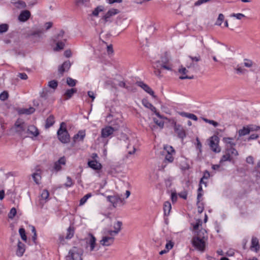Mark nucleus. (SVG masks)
<instances>
[{
    "label": "nucleus",
    "mask_w": 260,
    "mask_h": 260,
    "mask_svg": "<svg viewBox=\"0 0 260 260\" xmlns=\"http://www.w3.org/2000/svg\"><path fill=\"white\" fill-rule=\"evenodd\" d=\"M58 140L62 143L66 144L70 142V135L66 128V124L61 122L57 132Z\"/></svg>",
    "instance_id": "obj_1"
},
{
    "label": "nucleus",
    "mask_w": 260,
    "mask_h": 260,
    "mask_svg": "<svg viewBox=\"0 0 260 260\" xmlns=\"http://www.w3.org/2000/svg\"><path fill=\"white\" fill-rule=\"evenodd\" d=\"M15 132L22 137H26L27 124L21 119H18L14 124Z\"/></svg>",
    "instance_id": "obj_2"
},
{
    "label": "nucleus",
    "mask_w": 260,
    "mask_h": 260,
    "mask_svg": "<svg viewBox=\"0 0 260 260\" xmlns=\"http://www.w3.org/2000/svg\"><path fill=\"white\" fill-rule=\"evenodd\" d=\"M83 250L76 247H73L66 256V260H82Z\"/></svg>",
    "instance_id": "obj_3"
},
{
    "label": "nucleus",
    "mask_w": 260,
    "mask_h": 260,
    "mask_svg": "<svg viewBox=\"0 0 260 260\" xmlns=\"http://www.w3.org/2000/svg\"><path fill=\"white\" fill-rule=\"evenodd\" d=\"M191 243L193 246L198 250L201 251L205 250L206 243L204 237L202 238L199 236L193 237L191 240Z\"/></svg>",
    "instance_id": "obj_4"
},
{
    "label": "nucleus",
    "mask_w": 260,
    "mask_h": 260,
    "mask_svg": "<svg viewBox=\"0 0 260 260\" xmlns=\"http://www.w3.org/2000/svg\"><path fill=\"white\" fill-rule=\"evenodd\" d=\"M218 142L219 138L217 136L214 135L210 138V147L211 149L215 153H218L220 151Z\"/></svg>",
    "instance_id": "obj_5"
},
{
    "label": "nucleus",
    "mask_w": 260,
    "mask_h": 260,
    "mask_svg": "<svg viewBox=\"0 0 260 260\" xmlns=\"http://www.w3.org/2000/svg\"><path fill=\"white\" fill-rule=\"evenodd\" d=\"M118 129V126L112 127L111 126H107L102 129L101 137L106 138L113 134L114 132L117 131Z\"/></svg>",
    "instance_id": "obj_6"
},
{
    "label": "nucleus",
    "mask_w": 260,
    "mask_h": 260,
    "mask_svg": "<svg viewBox=\"0 0 260 260\" xmlns=\"http://www.w3.org/2000/svg\"><path fill=\"white\" fill-rule=\"evenodd\" d=\"M107 201L113 204L114 207L123 204V199L119 195L108 196L107 197Z\"/></svg>",
    "instance_id": "obj_7"
},
{
    "label": "nucleus",
    "mask_w": 260,
    "mask_h": 260,
    "mask_svg": "<svg viewBox=\"0 0 260 260\" xmlns=\"http://www.w3.org/2000/svg\"><path fill=\"white\" fill-rule=\"evenodd\" d=\"M86 243V248H87L89 246L90 251L94 250L95 246L96 238L91 234H89L88 237L85 239Z\"/></svg>",
    "instance_id": "obj_8"
},
{
    "label": "nucleus",
    "mask_w": 260,
    "mask_h": 260,
    "mask_svg": "<svg viewBox=\"0 0 260 260\" xmlns=\"http://www.w3.org/2000/svg\"><path fill=\"white\" fill-rule=\"evenodd\" d=\"M136 84L142 88L147 93L152 95L153 98H155L154 91L147 84L142 81H137L136 82Z\"/></svg>",
    "instance_id": "obj_9"
},
{
    "label": "nucleus",
    "mask_w": 260,
    "mask_h": 260,
    "mask_svg": "<svg viewBox=\"0 0 260 260\" xmlns=\"http://www.w3.org/2000/svg\"><path fill=\"white\" fill-rule=\"evenodd\" d=\"M175 132L177 134V136L183 140L186 137V133L183 127L179 124H175L174 126Z\"/></svg>",
    "instance_id": "obj_10"
},
{
    "label": "nucleus",
    "mask_w": 260,
    "mask_h": 260,
    "mask_svg": "<svg viewBox=\"0 0 260 260\" xmlns=\"http://www.w3.org/2000/svg\"><path fill=\"white\" fill-rule=\"evenodd\" d=\"M66 164V159L64 156L60 157L54 164L53 169L56 171H59L61 170V165H65Z\"/></svg>",
    "instance_id": "obj_11"
},
{
    "label": "nucleus",
    "mask_w": 260,
    "mask_h": 260,
    "mask_svg": "<svg viewBox=\"0 0 260 260\" xmlns=\"http://www.w3.org/2000/svg\"><path fill=\"white\" fill-rule=\"evenodd\" d=\"M71 66V63L70 60L64 61L62 65L58 67V71L59 73L62 75L64 72L68 71L70 69Z\"/></svg>",
    "instance_id": "obj_12"
},
{
    "label": "nucleus",
    "mask_w": 260,
    "mask_h": 260,
    "mask_svg": "<svg viewBox=\"0 0 260 260\" xmlns=\"http://www.w3.org/2000/svg\"><path fill=\"white\" fill-rule=\"evenodd\" d=\"M88 166L94 170H100L102 169V165L97 160H89Z\"/></svg>",
    "instance_id": "obj_13"
},
{
    "label": "nucleus",
    "mask_w": 260,
    "mask_h": 260,
    "mask_svg": "<svg viewBox=\"0 0 260 260\" xmlns=\"http://www.w3.org/2000/svg\"><path fill=\"white\" fill-rule=\"evenodd\" d=\"M251 250H253L256 252H257L260 249V245L258 239L255 237H252L251 239V245L250 246Z\"/></svg>",
    "instance_id": "obj_14"
},
{
    "label": "nucleus",
    "mask_w": 260,
    "mask_h": 260,
    "mask_svg": "<svg viewBox=\"0 0 260 260\" xmlns=\"http://www.w3.org/2000/svg\"><path fill=\"white\" fill-rule=\"evenodd\" d=\"M30 12L28 10H23L19 14L18 19L21 22L26 21L30 18Z\"/></svg>",
    "instance_id": "obj_15"
},
{
    "label": "nucleus",
    "mask_w": 260,
    "mask_h": 260,
    "mask_svg": "<svg viewBox=\"0 0 260 260\" xmlns=\"http://www.w3.org/2000/svg\"><path fill=\"white\" fill-rule=\"evenodd\" d=\"M39 134V131L37 127L34 125H27V127L26 128V135H31L33 136H37Z\"/></svg>",
    "instance_id": "obj_16"
},
{
    "label": "nucleus",
    "mask_w": 260,
    "mask_h": 260,
    "mask_svg": "<svg viewBox=\"0 0 260 260\" xmlns=\"http://www.w3.org/2000/svg\"><path fill=\"white\" fill-rule=\"evenodd\" d=\"M114 241V238L112 237L105 236L103 237L101 243L104 246H110L112 245Z\"/></svg>",
    "instance_id": "obj_17"
},
{
    "label": "nucleus",
    "mask_w": 260,
    "mask_h": 260,
    "mask_svg": "<svg viewBox=\"0 0 260 260\" xmlns=\"http://www.w3.org/2000/svg\"><path fill=\"white\" fill-rule=\"evenodd\" d=\"M11 4L14 5V6L19 9L25 8L26 7V3L21 0H12Z\"/></svg>",
    "instance_id": "obj_18"
},
{
    "label": "nucleus",
    "mask_w": 260,
    "mask_h": 260,
    "mask_svg": "<svg viewBox=\"0 0 260 260\" xmlns=\"http://www.w3.org/2000/svg\"><path fill=\"white\" fill-rule=\"evenodd\" d=\"M25 245L19 240L17 244L16 255L18 256H22L25 251Z\"/></svg>",
    "instance_id": "obj_19"
},
{
    "label": "nucleus",
    "mask_w": 260,
    "mask_h": 260,
    "mask_svg": "<svg viewBox=\"0 0 260 260\" xmlns=\"http://www.w3.org/2000/svg\"><path fill=\"white\" fill-rule=\"evenodd\" d=\"M49 196V193L46 189H44L40 196V203L44 205L48 200Z\"/></svg>",
    "instance_id": "obj_20"
},
{
    "label": "nucleus",
    "mask_w": 260,
    "mask_h": 260,
    "mask_svg": "<svg viewBox=\"0 0 260 260\" xmlns=\"http://www.w3.org/2000/svg\"><path fill=\"white\" fill-rule=\"evenodd\" d=\"M85 137V131H79L78 133L75 135L73 137V141L76 142L77 141H83Z\"/></svg>",
    "instance_id": "obj_21"
},
{
    "label": "nucleus",
    "mask_w": 260,
    "mask_h": 260,
    "mask_svg": "<svg viewBox=\"0 0 260 260\" xmlns=\"http://www.w3.org/2000/svg\"><path fill=\"white\" fill-rule=\"evenodd\" d=\"M35 111V109L33 107L29 108H21L19 109L18 113L19 114L29 115L32 114Z\"/></svg>",
    "instance_id": "obj_22"
},
{
    "label": "nucleus",
    "mask_w": 260,
    "mask_h": 260,
    "mask_svg": "<svg viewBox=\"0 0 260 260\" xmlns=\"http://www.w3.org/2000/svg\"><path fill=\"white\" fill-rule=\"evenodd\" d=\"M77 92V89L75 88H72L67 89L64 93L65 100H68L71 99L74 93Z\"/></svg>",
    "instance_id": "obj_23"
},
{
    "label": "nucleus",
    "mask_w": 260,
    "mask_h": 260,
    "mask_svg": "<svg viewBox=\"0 0 260 260\" xmlns=\"http://www.w3.org/2000/svg\"><path fill=\"white\" fill-rule=\"evenodd\" d=\"M67 39H64L62 40H59L58 41H53L56 43V47L54 49L55 51H59L62 50L65 46V42H66Z\"/></svg>",
    "instance_id": "obj_24"
},
{
    "label": "nucleus",
    "mask_w": 260,
    "mask_h": 260,
    "mask_svg": "<svg viewBox=\"0 0 260 260\" xmlns=\"http://www.w3.org/2000/svg\"><path fill=\"white\" fill-rule=\"evenodd\" d=\"M43 32L44 31L42 29H39L30 32L28 34V36L30 38H37L40 39Z\"/></svg>",
    "instance_id": "obj_25"
},
{
    "label": "nucleus",
    "mask_w": 260,
    "mask_h": 260,
    "mask_svg": "<svg viewBox=\"0 0 260 260\" xmlns=\"http://www.w3.org/2000/svg\"><path fill=\"white\" fill-rule=\"evenodd\" d=\"M172 209L171 204L170 202L166 201L164 204V212L165 216H168Z\"/></svg>",
    "instance_id": "obj_26"
},
{
    "label": "nucleus",
    "mask_w": 260,
    "mask_h": 260,
    "mask_svg": "<svg viewBox=\"0 0 260 260\" xmlns=\"http://www.w3.org/2000/svg\"><path fill=\"white\" fill-rule=\"evenodd\" d=\"M143 105L147 108L151 110V111H155L156 108L152 105L147 100L143 99L142 101Z\"/></svg>",
    "instance_id": "obj_27"
},
{
    "label": "nucleus",
    "mask_w": 260,
    "mask_h": 260,
    "mask_svg": "<svg viewBox=\"0 0 260 260\" xmlns=\"http://www.w3.org/2000/svg\"><path fill=\"white\" fill-rule=\"evenodd\" d=\"M55 122L54 117L53 115H50L46 120L45 127L49 128L52 126Z\"/></svg>",
    "instance_id": "obj_28"
},
{
    "label": "nucleus",
    "mask_w": 260,
    "mask_h": 260,
    "mask_svg": "<svg viewBox=\"0 0 260 260\" xmlns=\"http://www.w3.org/2000/svg\"><path fill=\"white\" fill-rule=\"evenodd\" d=\"M226 151L228 153H229L230 154V156H231L232 157V156H236L238 155V151L233 147L227 146V147L226 148Z\"/></svg>",
    "instance_id": "obj_29"
},
{
    "label": "nucleus",
    "mask_w": 260,
    "mask_h": 260,
    "mask_svg": "<svg viewBox=\"0 0 260 260\" xmlns=\"http://www.w3.org/2000/svg\"><path fill=\"white\" fill-rule=\"evenodd\" d=\"M250 132L249 127L247 126H244L242 129H240L238 132V134L240 137H242L249 134Z\"/></svg>",
    "instance_id": "obj_30"
},
{
    "label": "nucleus",
    "mask_w": 260,
    "mask_h": 260,
    "mask_svg": "<svg viewBox=\"0 0 260 260\" xmlns=\"http://www.w3.org/2000/svg\"><path fill=\"white\" fill-rule=\"evenodd\" d=\"M74 234V228L73 226H69L67 229V235L65 237L66 239H71Z\"/></svg>",
    "instance_id": "obj_31"
},
{
    "label": "nucleus",
    "mask_w": 260,
    "mask_h": 260,
    "mask_svg": "<svg viewBox=\"0 0 260 260\" xmlns=\"http://www.w3.org/2000/svg\"><path fill=\"white\" fill-rule=\"evenodd\" d=\"M64 35V31L63 30L61 29L59 31V33L53 37V41H58L59 40H62L63 39V36Z\"/></svg>",
    "instance_id": "obj_32"
},
{
    "label": "nucleus",
    "mask_w": 260,
    "mask_h": 260,
    "mask_svg": "<svg viewBox=\"0 0 260 260\" xmlns=\"http://www.w3.org/2000/svg\"><path fill=\"white\" fill-rule=\"evenodd\" d=\"M154 68H161L169 71H171L172 70L171 68L169 66H167L166 64H160L159 61H157L155 64L154 65Z\"/></svg>",
    "instance_id": "obj_33"
},
{
    "label": "nucleus",
    "mask_w": 260,
    "mask_h": 260,
    "mask_svg": "<svg viewBox=\"0 0 260 260\" xmlns=\"http://www.w3.org/2000/svg\"><path fill=\"white\" fill-rule=\"evenodd\" d=\"M104 7L102 6H99L95 8L92 11V15L93 16L97 17L99 15L100 12L103 11Z\"/></svg>",
    "instance_id": "obj_34"
},
{
    "label": "nucleus",
    "mask_w": 260,
    "mask_h": 260,
    "mask_svg": "<svg viewBox=\"0 0 260 260\" xmlns=\"http://www.w3.org/2000/svg\"><path fill=\"white\" fill-rule=\"evenodd\" d=\"M122 225V222L120 221H117V222L114 223V231H115L117 233H119V232L121 231Z\"/></svg>",
    "instance_id": "obj_35"
},
{
    "label": "nucleus",
    "mask_w": 260,
    "mask_h": 260,
    "mask_svg": "<svg viewBox=\"0 0 260 260\" xmlns=\"http://www.w3.org/2000/svg\"><path fill=\"white\" fill-rule=\"evenodd\" d=\"M77 83V81L75 79L71 77H68L67 78V83L70 87H74L76 85Z\"/></svg>",
    "instance_id": "obj_36"
},
{
    "label": "nucleus",
    "mask_w": 260,
    "mask_h": 260,
    "mask_svg": "<svg viewBox=\"0 0 260 260\" xmlns=\"http://www.w3.org/2000/svg\"><path fill=\"white\" fill-rule=\"evenodd\" d=\"M32 177L33 178L34 181L37 184H40V181L41 179V176L39 173H34L33 174H32Z\"/></svg>",
    "instance_id": "obj_37"
},
{
    "label": "nucleus",
    "mask_w": 260,
    "mask_h": 260,
    "mask_svg": "<svg viewBox=\"0 0 260 260\" xmlns=\"http://www.w3.org/2000/svg\"><path fill=\"white\" fill-rule=\"evenodd\" d=\"M232 160V157L230 156V154L225 151V153L223 155L220 160V162H222L225 161H231Z\"/></svg>",
    "instance_id": "obj_38"
},
{
    "label": "nucleus",
    "mask_w": 260,
    "mask_h": 260,
    "mask_svg": "<svg viewBox=\"0 0 260 260\" xmlns=\"http://www.w3.org/2000/svg\"><path fill=\"white\" fill-rule=\"evenodd\" d=\"M9 26L8 24L2 23L0 24V34L7 32L9 29Z\"/></svg>",
    "instance_id": "obj_39"
},
{
    "label": "nucleus",
    "mask_w": 260,
    "mask_h": 260,
    "mask_svg": "<svg viewBox=\"0 0 260 260\" xmlns=\"http://www.w3.org/2000/svg\"><path fill=\"white\" fill-rule=\"evenodd\" d=\"M48 85L51 88L55 89L58 86V82L55 80H53L48 82Z\"/></svg>",
    "instance_id": "obj_40"
},
{
    "label": "nucleus",
    "mask_w": 260,
    "mask_h": 260,
    "mask_svg": "<svg viewBox=\"0 0 260 260\" xmlns=\"http://www.w3.org/2000/svg\"><path fill=\"white\" fill-rule=\"evenodd\" d=\"M19 233L21 237V239L23 241H26L27 240V237L25 234V231L24 229H23V228L19 229Z\"/></svg>",
    "instance_id": "obj_41"
},
{
    "label": "nucleus",
    "mask_w": 260,
    "mask_h": 260,
    "mask_svg": "<svg viewBox=\"0 0 260 260\" xmlns=\"http://www.w3.org/2000/svg\"><path fill=\"white\" fill-rule=\"evenodd\" d=\"M232 139L231 138H224L223 140L224 143L230 145L229 147H233L236 145V144L232 141Z\"/></svg>",
    "instance_id": "obj_42"
},
{
    "label": "nucleus",
    "mask_w": 260,
    "mask_h": 260,
    "mask_svg": "<svg viewBox=\"0 0 260 260\" xmlns=\"http://www.w3.org/2000/svg\"><path fill=\"white\" fill-rule=\"evenodd\" d=\"M91 196V193H87L85 195L83 198H82L80 201V205H83L84 204L88 199Z\"/></svg>",
    "instance_id": "obj_43"
},
{
    "label": "nucleus",
    "mask_w": 260,
    "mask_h": 260,
    "mask_svg": "<svg viewBox=\"0 0 260 260\" xmlns=\"http://www.w3.org/2000/svg\"><path fill=\"white\" fill-rule=\"evenodd\" d=\"M16 213H17L16 209L14 207H13L10 210V211L9 212V213L8 214V217L10 219H12L14 218V217L16 215Z\"/></svg>",
    "instance_id": "obj_44"
},
{
    "label": "nucleus",
    "mask_w": 260,
    "mask_h": 260,
    "mask_svg": "<svg viewBox=\"0 0 260 260\" xmlns=\"http://www.w3.org/2000/svg\"><path fill=\"white\" fill-rule=\"evenodd\" d=\"M224 16L222 14H219L217 18V20L215 23V25L220 26L221 25L222 22L223 21Z\"/></svg>",
    "instance_id": "obj_45"
},
{
    "label": "nucleus",
    "mask_w": 260,
    "mask_h": 260,
    "mask_svg": "<svg viewBox=\"0 0 260 260\" xmlns=\"http://www.w3.org/2000/svg\"><path fill=\"white\" fill-rule=\"evenodd\" d=\"M9 97L8 92L6 91H4L0 94V100L4 101L6 100Z\"/></svg>",
    "instance_id": "obj_46"
},
{
    "label": "nucleus",
    "mask_w": 260,
    "mask_h": 260,
    "mask_svg": "<svg viewBox=\"0 0 260 260\" xmlns=\"http://www.w3.org/2000/svg\"><path fill=\"white\" fill-rule=\"evenodd\" d=\"M154 122L158 125L160 128H162L164 126V122L162 120H159L155 118H153Z\"/></svg>",
    "instance_id": "obj_47"
},
{
    "label": "nucleus",
    "mask_w": 260,
    "mask_h": 260,
    "mask_svg": "<svg viewBox=\"0 0 260 260\" xmlns=\"http://www.w3.org/2000/svg\"><path fill=\"white\" fill-rule=\"evenodd\" d=\"M165 160L169 162H172L174 160V157H173V154L171 153H168L165 156Z\"/></svg>",
    "instance_id": "obj_48"
},
{
    "label": "nucleus",
    "mask_w": 260,
    "mask_h": 260,
    "mask_svg": "<svg viewBox=\"0 0 260 260\" xmlns=\"http://www.w3.org/2000/svg\"><path fill=\"white\" fill-rule=\"evenodd\" d=\"M67 182L64 184L66 187H70L73 185V182L72 178L68 176L67 177Z\"/></svg>",
    "instance_id": "obj_49"
},
{
    "label": "nucleus",
    "mask_w": 260,
    "mask_h": 260,
    "mask_svg": "<svg viewBox=\"0 0 260 260\" xmlns=\"http://www.w3.org/2000/svg\"><path fill=\"white\" fill-rule=\"evenodd\" d=\"M198 206V212L199 213L201 214L203 212L204 209V204L203 203H197Z\"/></svg>",
    "instance_id": "obj_50"
},
{
    "label": "nucleus",
    "mask_w": 260,
    "mask_h": 260,
    "mask_svg": "<svg viewBox=\"0 0 260 260\" xmlns=\"http://www.w3.org/2000/svg\"><path fill=\"white\" fill-rule=\"evenodd\" d=\"M204 121L209 124L213 125L214 127H216L218 125V123L213 120L208 119L207 118H203Z\"/></svg>",
    "instance_id": "obj_51"
},
{
    "label": "nucleus",
    "mask_w": 260,
    "mask_h": 260,
    "mask_svg": "<svg viewBox=\"0 0 260 260\" xmlns=\"http://www.w3.org/2000/svg\"><path fill=\"white\" fill-rule=\"evenodd\" d=\"M159 61L160 64H167L169 62V58L166 53L161 57V60Z\"/></svg>",
    "instance_id": "obj_52"
},
{
    "label": "nucleus",
    "mask_w": 260,
    "mask_h": 260,
    "mask_svg": "<svg viewBox=\"0 0 260 260\" xmlns=\"http://www.w3.org/2000/svg\"><path fill=\"white\" fill-rule=\"evenodd\" d=\"M212 0H198L194 4V6H199L204 3L210 2Z\"/></svg>",
    "instance_id": "obj_53"
},
{
    "label": "nucleus",
    "mask_w": 260,
    "mask_h": 260,
    "mask_svg": "<svg viewBox=\"0 0 260 260\" xmlns=\"http://www.w3.org/2000/svg\"><path fill=\"white\" fill-rule=\"evenodd\" d=\"M250 132L257 131L259 129L260 127L255 125H248Z\"/></svg>",
    "instance_id": "obj_54"
},
{
    "label": "nucleus",
    "mask_w": 260,
    "mask_h": 260,
    "mask_svg": "<svg viewBox=\"0 0 260 260\" xmlns=\"http://www.w3.org/2000/svg\"><path fill=\"white\" fill-rule=\"evenodd\" d=\"M188 57L191 60L192 62H193L194 61L198 62L201 60V57L199 55L194 57H193L191 55H189Z\"/></svg>",
    "instance_id": "obj_55"
},
{
    "label": "nucleus",
    "mask_w": 260,
    "mask_h": 260,
    "mask_svg": "<svg viewBox=\"0 0 260 260\" xmlns=\"http://www.w3.org/2000/svg\"><path fill=\"white\" fill-rule=\"evenodd\" d=\"M107 234L108 235V237H112L114 238V236L117 235L118 233L114 230H109L107 231Z\"/></svg>",
    "instance_id": "obj_56"
},
{
    "label": "nucleus",
    "mask_w": 260,
    "mask_h": 260,
    "mask_svg": "<svg viewBox=\"0 0 260 260\" xmlns=\"http://www.w3.org/2000/svg\"><path fill=\"white\" fill-rule=\"evenodd\" d=\"M196 141H197V146H196L197 149L199 150L200 152H201L202 146V143L200 142L199 139L198 138H196Z\"/></svg>",
    "instance_id": "obj_57"
},
{
    "label": "nucleus",
    "mask_w": 260,
    "mask_h": 260,
    "mask_svg": "<svg viewBox=\"0 0 260 260\" xmlns=\"http://www.w3.org/2000/svg\"><path fill=\"white\" fill-rule=\"evenodd\" d=\"M171 198L172 202L173 203H175L177 201L178 198H177V193L176 192H172Z\"/></svg>",
    "instance_id": "obj_58"
},
{
    "label": "nucleus",
    "mask_w": 260,
    "mask_h": 260,
    "mask_svg": "<svg viewBox=\"0 0 260 260\" xmlns=\"http://www.w3.org/2000/svg\"><path fill=\"white\" fill-rule=\"evenodd\" d=\"M232 16L236 17L237 19L240 20L242 18L245 17V15L242 13L233 14Z\"/></svg>",
    "instance_id": "obj_59"
},
{
    "label": "nucleus",
    "mask_w": 260,
    "mask_h": 260,
    "mask_svg": "<svg viewBox=\"0 0 260 260\" xmlns=\"http://www.w3.org/2000/svg\"><path fill=\"white\" fill-rule=\"evenodd\" d=\"M244 61V64L246 67L250 68L252 66V62L251 60L246 59Z\"/></svg>",
    "instance_id": "obj_60"
},
{
    "label": "nucleus",
    "mask_w": 260,
    "mask_h": 260,
    "mask_svg": "<svg viewBox=\"0 0 260 260\" xmlns=\"http://www.w3.org/2000/svg\"><path fill=\"white\" fill-rule=\"evenodd\" d=\"M119 12V10L116 9H111L108 11L109 14H111L112 16L118 14Z\"/></svg>",
    "instance_id": "obj_61"
},
{
    "label": "nucleus",
    "mask_w": 260,
    "mask_h": 260,
    "mask_svg": "<svg viewBox=\"0 0 260 260\" xmlns=\"http://www.w3.org/2000/svg\"><path fill=\"white\" fill-rule=\"evenodd\" d=\"M18 77H19L20 79L22 80H26L28 78L27 75L25 73H20L18 75Z\"/></svg>",
    "instance_id": "obj_62"
},
{
    "label": "nucleus",
    "mask_w": 260,
    "mask_h": 260,
    "mask_svg": "<svg viewBox=\"0 0 260 260\" xmlns=\"http://www.w3.org/2000/svg\"><path fill=\"white\" fill-rule=\"evenodd\" d=\"M107 51L109 55L113 53V49L112 45L110 44L108 45L107 47Z\"/></svg>",
    "instance_id": "obj_63"
},
{
    "label": "nucleus",
    "mask_w": 260,
    "mask_h": 260,
    "mask_svg": "<svg viewBox=\"0 0 260 260\" xmlns=\"http://www.w3.org/2000/svg\"><path fill=\"white\" fill-rule=\"evenodd\" d=\"M246 162L248 164L253 165L254 164V158L252 156H248L246 158Z\"/></svg>",
    "instance_id": "obj_64"
}]
</instances>
